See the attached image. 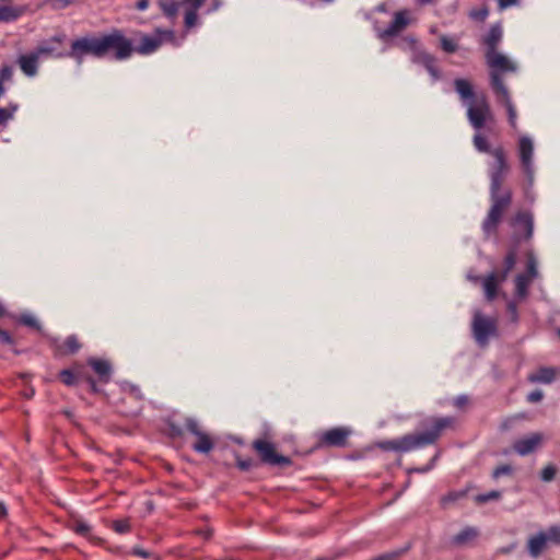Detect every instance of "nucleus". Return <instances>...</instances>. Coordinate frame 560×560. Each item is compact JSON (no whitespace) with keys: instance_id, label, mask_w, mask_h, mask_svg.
<instances>
[{"instance_id":"11","label":"nucleus","mask_w":560,"mask_h":560,"mask_svg":"<svg viewBox=\"0 0 560 560\" xmlns=\"http://www.w3.org/2000/svg\"><path fill=\"white\" fill-rule=\"evenodd\" d=\"M164 42L176 43L175 34L172 30L155 31L154 35H145L141 38L136 51L141 55H149L155 51Z\"/></svg>"},{"instance_id":"16","label":"nucleus","mask_w":560,"mask_h":560,"mask_svg":"<svg viewBox=\"0 0 560 560\" xmlns=\"http://www.w3.org/2000/svg\"><path fill=\"white\" fill-rule=\"evenodd\" d=\"M255 450L259 453L261 459L271 465H288L290 459L288 457L276 454L275 447L271 443L262 440L254 442Z\"/></svg>"},{"instance_id":"45","label":"nucleus","mask_w":560,"mask_h":560,"mask_svg":"<svg viewBox=\"0 0 560 560\" xmlns=\"http://www.w3.org/2000/svg\"><path fill=\"white\" fill-rule=\"evenodd\" d=\"M470 16L475 20L483 21L488 16V10L481 9V10L471 11Z\"/></svg>"},{"instance_id":"10","label":"nucleus","mask_w":560,"mask_h":560,"mask_svg":"<svg viewBox=\"0 0 560 560\" xmlns=\"http://www.w3.org/2000/svg\"><path fill=\"white\" fill-rule=\"evenodd\" d=\"M472 334L476 341L480 346L488 343L489 338L497 332V322L491 317L483 316L480 312H476L472 319Z\"/></svg>"},{"instance_id":"32","label":"nucleus","mask_w":560,"mask_h":560,"mask_svg":"<svg viewBox=\"0 0 560 560\" xmlns=\"http://www.w3.org/2000/svg\"><path fill=\"white\" fill-rule=\"evenodd\" d=\"M545 535L547 536L548 541L553 544H560V526L559 525H552L548 528L547 532H545Z\"/></svg>"},{"instance_id":"24","label":"nucleus","mask_w":560,"mask_h":560,"mask_svg":"<svg viewBox=\"0 0 560 560\" xmlns=\"http://www.w3.org/2000/svg\"><path fill=\"white\" fill-rule=\"evenodd\" d=\"M159 8L163 14L172 22L176 20L179 9L177 0H159Z\"/></svg>"},{"instance_id":"5","label":"nucleus","mask_w":560,"mask_h":560,"mask_svg":"<svg viewBox=\"0 0 560 560\" xmlns=\"http://www.w3.org/2000/svg\"><path fill=\"white\" fill-rule=\"evenodd\" d=\"M102 57L113 52L115 59L124 60L130 57L133 48L120 31H113L109 34L100 36Z\"/></svg>"},{"instance_id":"39","label":"nucleus","mask_w":560,"mask_h":560,"mask_svg":"<svg viewBox=\"0 0 560 560\" xmlns=\"http://www.w3.org/2000/svg\"><path fill=\"white\" fill-rule=\"evenodd\" d=\"M512 472V467L510 465H502L495 468L492 472L493 478L498 479L503 475H510Z\"/></svg>"},{"instance_id":"23","label":"nucleus","mask_w":560,"mask_h":560,"mask_svg":"<svg viewBox=\"0 0 560 560\" xmlns=\"http://www.w3.org/2000/svg\"><path fill=\"white\" fill-rule=\"evenodd\" d=\"M548 542L545 532H540L528 539L527 548L533 558H537L546 548Z\"/></svg>"},{"instance_id":"15","label":"nucleus","mask_w":560,"mask_h":560,"mask_svg":"<svg viewBox=\"0 0 560 560\" xmlns=\"http://www.w3.org/2000/svg\"><path fill=\"white\" fill-rule=\"evenodd\" d=\"M411 21V12L409 10H400L394 14V19L388 27L378 32V37L382 39L393 37L404 31Z\"/></svg>"},{"instance_id":"25","label":"nucleus","mask_w":560,"mask_h":560,"mask_svg":"<svg viewBox=\"0 0 560 560\" xmlns=\"http://www.w3.org/2000/svg\"><path fill=\"white\" fill-rule=\"evenodd\" d=\"M196 439H197V441H196V443H194L192 448L197 453L207 454L214 446L212 439L206 432L198 434L196 436Z\"/></svg>"},{"instance_id":"30","label":"nucleus","mask_w":560,"mask_h":560,"mask_svg":"<svg viewBox=\"0 0 560 560\" xmlns=\"http://www.w3.org/2000/svg\"><path fill=\"white\" fill-rule=\"evenodd\" d=\"M18 10H15L14 8L8 5L0 7V21H14L15 19H18Z\"/></svg>"},{"instance_id":"9","label":"nucleus","mask_w":560,"mask_h":560,"mask_svg":"<svg viewBox=\"0 0 560 560\" xmlns=\"http://www.w3.org/2000/svg\"><path fill=\"white\" fill-rule=\"evenodd\" d=\"M492 90L500 104H502L508 112L509 124L511 128L517 129V112L512 102L511 94L503 83L502 78L497 74L492 75Z\"/></svg>"},{"instance_id":"61","label":"nucleus","mask_w":560,"mask_h":560,"mask_svg":"<svg viewBox=\"0 0 560 560\" xmlns=\"http://www.w3.org/2000/svg\"><path fill=\"white\" fill-rule=\"evenodd\" d=\"M558 335L560 336V329L558 330Z\"/></svg>"},{"instance_id":"26","label":"nucleus","mask_w":560,"mask_h":560,"mask_svg":"<svg viewBox=\"0 0 560 560\" xmlns=\"http://www.w3.org/2000/svg\"><path fill=\"white\" fill-rule=\"evenodd\" d=\"M513 224H521L525 229V237L530 238L534 232V220L533 215L529 212H520L515 219Z\"/></svg>"},{"instance_id":"53","label":"nucleus","mask_w":560,"mask_h":560,"mask_svg":"<svg viewBox=\"0 0 560 560\" xmlns=\"http://www.w3.org/2000/svg\"><path fill=\"white\" fill-rule=\"evenodd\" d=\"M466 401H467V398L464 397V396H460V397L456 398V405L457 406H463Z\"/></svg>"},{"instance_id":"37","label":"nucleus","mask_w":560,"mask_h":560,"mask_svg":"<svg viewBox=\"0 0 560 560\" xmlns=\"http://www.w3.org/2000/svg\"><path fill=\"white\" fill-rule=\"evenodd\" d=\"M186 427L188 429V431L194 434L195 436H197L198 434L202 433L203 431L200 429L198 422L192 419V418H188L186 420Z\"/></svg>"},{"instance_id":"56","label":"nucleus","mask_w":560,"mask_h":560,"mask_svg":"<svg viewBox=\"0 0 560 560\" xmlns=\"http://www.w3.org/2000/svg\"><path fill=\"white\" fill-rule=\"evenodd\" d=\"M417 1L420 4H428V3L432 2L433 0H417Z\"/></svg>"},{"instance_id":"44","label":"nucleus","mask_w":560,"mask_h":560,"mask_svg":"<svg viewBox=\"0 0 560 560\" xmlns=\"http://www.w3.org/2000/svg\"><path fill=\"white\" fill-rule=\"evenodd\" d=\"M122 389L125 392H129L130 394L135 395L137 398L141 397L139 388L130 383L125 382L122 384Z\"/></svg>"},{"instance_id":"40","label":"nucleus","mask_w":560,"mask_h":560,"mask_svg":"<svg viewBox=\"0 0 560 560\" xmlns=\"http://www.w3.org/2000/svg\"><path fill=\"white\" fill-rule=\"evenodd\" d=\"M12 74H13V69H12V67H10V66H3V67L0 69V79H1V82L3 83L4 81H9V80H11Z\"/></svg>"},{"instance_id":"46","label":"nucleus","mask_w":560,"mask_h":560,"mask_svg":"<svg viewBox=\"0 0 560 560\" xmlns=\"http://www.w3.org/2000/svg\"><path fill=\"white\" fill-rule=\"evenodd\" d=\"M508 311L512 317V320L517 322L518 315H517V305L515 302H509Z\"/></svg>"},{"instance_id":"60","label":"nucleus","mask_w":560,"mask_h":560,"mask_svg":"<svg viewBox=\"0 0 560 560\" xmlns=\"http://www.w3.org/2000/svg\"><path fill=\"white\" fill-rule=\"evenodd\" d=\"M435 32H436L435 27H432L431 33H435Z\"/></svg>"},{"instance_id":"22","label":"nucleus","mask_w":560,"mask_h":560,"mask_svg":"<svg viewBox=\"0 0 560 560\" xmlns=\"http://www.w3.org/2000/svg\"><path fill=\"white\" fill-rule=\"evenodd\" d=\"M502 27L500 24L492 25L482 43L487 46V52L497 51V47L502 39Z\"/></svg>"},{"instance_id":"58","label":"nucleus","mask_w":560,"mask_h":560,"mask_svg":"<svg viewBox=\"0 0 560 560\" xmlns=\"http://www.w3.org/2000/svg\"><path fill=\"white\" fill-rule=\"evenodd\" d=\"M377 10H378L380 12H385V11H386V9H385V5H384V4L380 5V7L377 8Z\"/></svg>"},{"instance_id":"33","label":"nucleus","mask_w":560,"mask_h":560,"mask_svg":"<svg viewBox=\"0 0 560 560\" xmlns=\"http://www.w3.org/2000/svg\"><path fill=\"white\" fill-rule=\"evenodd\" d=\"M19 322L25 326L39 329V324L34 315L23 314L20 316Z\"/></svg>"},{"instance_id":"52","label":"nucleus","mask_w":560,"mask_h":560,"mask_svg":"<svg viewBox=\"0 0 560 560\" xmlns=\"http://www.w3.org/2000/svg\"><path fill=\"white\" fill-rule=\"evenodd\" d=\"M238 467L241 469H248L250 467V463L249 462H238Z\"/></svg>"},{"instance_id":"31","label":"nucleus","mask_w":560,"mask_h":560,"mask_svg":"<svg viewBox=\"0 0 560 560\" xmlns=\"http://www.w3.org/2000/svg\"><path fill=\"white\" fill-rule=\"evenodd\" d=\"M16 109H18L16 105H11L8 108L0 107V125H3L7 121H9L10 119H12Z\"/></svg>"},{"instance_id":"57","label":"nucleus","mask_w":560,"mask_h":560,"mask_svg":"<svg viewBox=\"0 0 560 560\" xmlns=\"http://www.w3.org/2000/svg\"><path fill=\"white\" fill-rule=\"evenodd\" d=\"M457 498V495H453V494H450L448 497H446L444 499V501H447V500H455Z\"/></svg>"},{"instance_id":"54","label":"nucleus","mask_w":560,"mask_h":560,"mask_svg":"<svg viewBox=\"0 0 560 560\" xmlns=\"http://www.w3.org/2000/svg\"><path fill=\"white\" fill-rule=\"evenodd\" d=\"M5 515H7V508L2 502H0V516L3 517Z\"/></svg>"},{"instance_id":"29","label":"nucleus","mask_w":560,"mask_h":560,"mask_svg":"<svg viewBox=\"0 0 560 560\" xmlns=\"http://www.w3.org/2000/svg\"><path fill=\"white\" fill-rule=\"evenodd\" d=\"M458 37L442 35L440 37L441 48L448 54L455 52L458 49Z\"/></svg>"},{"instance_id":"36","label":"nucleus","mask_w":560,"mask_h":560,"mask_svg":"<svg viewBox=\"0 0 560 560\" xmlns=\"http://www.w3.org/2000/svg\"><path fill=\"white\" fill-rule=\"evenodd\" d=\"M73 530L79 534V535H82V536H89L90 535V532H91V527L89 524H86L85 522H82V521H78L74 523L73 525Z\"/></svg>"},{"instance_id":"59","label":"nucleus","mask_w":560,"mask_h":560,"mask_svg":"<svg viewBox=\"0 0 560 560\" xmlns=\"http://www.w3.org/2000/svg\"><path fill=\"white\" fill-rule=\"evenodd\" d=\"M4 314V307L0 304V316Z\"/></svg>"},{"instance_id":"50","label":"nucleus","mask_w":560,"mask_h":560,"mask_svg":"<svg viewBox=\"0 0 560 560\" xmlns=\"http://www.w3.org/2000/svg\"><path fill=\"white\" fill-rule=\"evenodd\" d=\"M136 7L139 11H144L149 7V0H138Z\"/></svg>"},{"instance_id":"34","label":"nucleus","mask_w":560,"mask_h":560,"mask_svg":"<svg viewBox=\"0 0 560 560\" xmlns=\"http://www.w3.org/2000/svg\"><path fill=\"white\" fill-rule=\"evenodd\" d=\"M65 347L67 348V352L74 353L80 349V343L75 336H69L65 341Z\"/></svg>"},{"instance_id":"17","label":"nucleus","mask_w":560,"mask_h":560,"mask_svg":"<svg viewBox=\"0 0 560 560\" xmlns=\"http://www.w3.org/2000/svg\"><path fill=\"white\" fill-rule=\"evenodd\" d=\"M351 430L347 428H334L323 433L320 441L327 446H345Z\"/></svg>"},{"instance_id":"7","label":"nucleus","mask_w":560,"mask_h":560,"mask_svg":"<svg viewBox=\"0 0 560 560\" xmlns=\"http://www.w3.org/2000/svg\"><path fill=\"white\" fill-rule=\"evenodd\" d=\"M538 261L533 252L527 254V270L525 273H518L515 277V298L520 301L526 299L528 294V288L532 282L538 278Z\"/></svg>"},{"instance_id":"12","label":"nucleus","mask_w":560,"mask_h":560,"mask_svg":"<svg viewBox=\"0 0 560 560\" xmlns=\"http://www.w3.org/2000/svg\"><path fill=\"white\" fill-rule=\"evenodd\" d=\"M546 438L544 433L532 432L517 439L513 443V451L520 456H527L538 451L542 446Z\"/></svg>"},{"instance_id":"13","label":"nucleus","mask_w":560,"mask_h":560,"mask_svg":"<svg viewBox=\"0 0 560 560\" xmlns=\"http://www.w3.org/2000/svg\"><path fill=\"white\" fill-rule=\"evenodd\" d=\"M486 60L491 68L490 85L492 86V75L497 74L501 78V73L515 72L517 67L506 56L499 51L486 52Z\"/></svg>"},{"instance_id":"43","label":"nucleus","mask_w":560,"mask_h":560,"mask_svg":"<svg viewBox=\"0 0 560 560\" xmlns=\"http://www.w3.org/2000/svg\"><path fill=\"white\" fill-rule=\"evenodd\" d=\"M542 397H544L542 392L539 389H536L527 395V400L532 404H535V402H539L542 399Z\"/></svg>"},{"instance_id":"6","label":"nucleus","mask_w":560,"mask_h":560,"mask_svg":"<svg viewBox=\"0 0 560 560\" xmlns=\"http://www.w3.org/2000/svg\"><path fill=\"white\" fill-rule=\"evenodd\" d=\"M518 158L521 166L525 173L528 188L534 185L535 167H534V142L529 136L523 135L518 138ZM526 197L534 200V197L529 194V189L526 191Z\"/></svg>"},{"instance_id":"14","label":"nucleus","mask_w":560,"mask_h":560,"mask_svg":"<svg viewBox=\"0 0 560 560\" xmlns=\"http://www.w3.org/2000/svg\"><path fill=\"white\" fill-rule=\"evenodd\" d=\"M410 42L412 44V62L422 65L434 81L439 80L441 78V73L436 66V59L423 49H420L413 38H411Z\"/></svg>"},{"instance_id":"19","label":"nucleus","mask_w":560,"mask_h":560,"mask_svg":"<svg viewBox=\"0 0 560 560\" xmlns=\"http://www.w3.org/2000/svg\"><path fill=\"white\" fill-rule=\"evenodd\" d=\"M39 57L33 50L28 54L21 55L18 58V63L22 72L27 77H35L38 71Z\"/></svg>"},{"instance_id":"55","label":"nucleus","mask_w":560,"mask_h":560,"mask_svg":"<svg viewBox=\"0 0 560 560\" xmlns=\"http://www.w3.org/2000/svg\"><path fill=\"white\" fill-rule=\"evenodd\" d=\"M467 278H468L470 281H472V282H477V281H479V280H480V277H478V276H472V275H470V273L467 276Z\"/></svg>"},{"instance_id":"47","label":"nucleus","mask_w":560,"mask_h":560,"mask_svg":"<svg viewBox=\"0 0 560 560\" xmlns=\"http://www.w3.org/2000/svg\"><path fill=\"white\" fill-rule=\"evenodd\" d=\"M520 3V0H499L500 10H504L511 5H516Z\"/></svg>"},{"instance_id":"2","label":"nucleus","mask_w":560,"mask_h":560,"mask_svg":"<svg viewBox=\"0 0 560 560\" xmlns=\"http://www.w3.org/2000/svg\"><path fill=\"white\" fill-rule=\"evenodd\" d=\"M491 155L493 156L494 161L490 165L489 168V176L491 180L490 190H491V198H492V206L488 213V217L486 218L483 222V231L485 233L489 234L492 232L502 213L503 210L509 206L511 202V192L506 191L503 196H498V191L501 187L502 180L505 176V174L509 171V164L506 162L505 152L503 148L498 147L491 151Z\"/></svg>"},{"instance_id":"20","label":"nucleus","mask_w":560,"mask_h":560,"mask_svg":"<svg viewBox=\"0 0 560 560\" xmlns=\"http://www.w3.org/2000/svg\"><path fill=\"white\" fill-rule=\"evenodd\" d=\"M556 378V369L549 366H542L536 372L530 373L527 377L528 382L533 384H550Z\"/></svg>"},{"instance_id":"42","label":"nucleus","mask_w":560,"mask_h":560,"mask_svg":"<svg viewBox=\"0 0 560 560\" xmlns=\"http://www.w3.org/2000/svg\"><path fill=\"white\" fill-rule=\"evenodd\" d=\"M129 528H130V526L127 521H116L114 523V529L119 534L127 533L129 530Z\"/></svg>"},{"instance_id":"4","label":"nucleus","mask_w":560,"mask_h":560,"mask_svg":"<svg viewBox=\"0 0 560 560\" xmlns=\"http://www.w3.org/2000/svg\"><path fill=\"white\" fill-rule=\"evenodd\" d=\"M515 264L516 252L512 249L508 253V255L504 258L503 270L501 272L493 271L481 279L485 296L488 301H493L497 298L499 285L506 280L509 273L514 268Z\"/></svg>"},{"instance_id":"18","label":"nucleus","mask_w":560,"mask_h":560,"mask_svg":"<svg viewBox=\"0 0 560 560\" xmlns=\"http://www.w3.org/2000/svg\"><path fill=\"white\" fill-rule=\"evenodd\" d=\"M206 0H183L185 7L184 22L186 28H191L198 23V10L205 4Z\"/></svg>"},{"instance_id":"35","label":"nucleus","mask_w":560,"mask_h":560,"mask_svg":"<svg viewBox=\"0 0 560 560\" xmlns=\"http://www.w3.org/2000/svg\"><path fill=\"white\" fill-rule=\"evenodd\" d=\"M500 497H501V493L499 491L493 490L488 493L478 494L476 497V501L478 503H486L490 500H498Z\"/></svg>"},{"instance_id":"3","label":"nucleus","mask_w":560,"mask_h":560,"mask_svg":"<svg viewBox=\"0 0 560 560\" xmlns=\"http://www.w3.org/2000/svg\"><path fill=\"white\" fill-rule=\"evenodd\" d=\"M454 422L453 418H439L434 421L431 430L405 435L393 442V448L400 452H409L429 444L434 443L441 435V432L451 427Z\"/></svg>"},{"instance_id":"38","label":"nucleus","mask_w":560,"mask_h":560,"mask_svg":"<svg viewBox=\"0 0 560 560\" xmlns=\"http://www.w3.org/2000/svg\"><path fill=\"white\" fill-rule=\"evenodd\" d=\"M556 476V468L552 465L546 466L540 474L544 481H551Z\"/></svg>"},{"instance_id":"28","label":"nucleus","mask_w":560,"mask_h":560,"mask_svg":"<svg viewBox=\"0 0 560 560\" xmlns=\"http://www.w3.org/2000/svg\"><path fill=\"white\" fill-rule=\"evenodd\" d=\"M89 364L101 377L108 376L112 371L110 364L105 360L90 359Z\"/></svg>"},{"instance_id":"27","label":"nucleus","mask_w":560,"mask_h":560,"mask_svg":"<svg viewBox=\"0 0 560 560\" xmlns=\"http://www.w3.org/2000/svg\"><path fill=\"white\" fill-rule=\"evenodd\" d=\"M477 530L472 527H466L454 536L453 542L456 545H465L477 537Z\"/></svg>"},{"instance_id":"51","label":"nucleus","mask_w":560,"mask_h":560,"mask_svg":"<svg viewBox=\"0 0 560 560\" xmlns=\"http://www.w3.org/2000/svg\"><path fill=\"white\" fill-rule=\"evenodd\" d=\"M133 553L137 555V556H140L142 558H148L149 557V553L145 550L140 549V548H135L133 549Z\"/></svg>"},{"instance_id":"8","label":"nucleus","mask_w":560,"mask_h":560,"mask_svg":"<svg viewBox=\"0 0 560 560\" xmlns=\"http://www.w3.org/2000/svg\"><path fill=\"white\" fill-rule=\"evenodd\" d=\"M86 55L98 58L102 57L100 37L85 36L72 42L71 50L68 52L69 57L73 58L80 65Z\"/></svg>"},{"instance_id":"48","label":"nucleus","mask_w":560,"mask_h":560,"mask_svg":"<svg viewBox=\"0 0 560 560\" xmlns=\"http://www.w3.org/2000/svg\"><path fill=\"white\" fill-rule=\"evenodd\" d=\"M70 4L69 0H52V7L55 9L67 8Z\"/></svg>"},{"instance_id":"49","label":"nucleus","mask_w":560,"mask_h":560,"mask_svg":"<svg viewBox=\"0 0 560 560\" xmlns=\"http://www.w3.org/2000/svg\"><path fill=\"white\" fill-rule=\"evenodd\" d=\"M0 341L3 343H11L12 338L9 332H7L4 330H0Z\"/></svg>"},{"instance_id":"21","label":"nucleus","mask_w":560,"mask_h":560,"mask_svg":"<svg viewBox=\"0 0 560 560\" xmlns=\"http://www.w3.org/2000/svg\"><path fill=\"white\" fill-rule=\"evenodd\" d=\"M61 40H62L61 37L55 36L49 42L40 44L34 51L39 57V59L42 57H47V56H52L56 58H62L65 56H68V54L57 51L55 46L52 45V43L60 44Z\"/></svg>"},{"instance_id":"1","label":"nucleus","mask_w":560,"mask_h":560,"mask_svg":"<svg viewBox=\"0 0 560 560\" xmlns=\"http://www.w3.org/2000/svg\"><path fill=\"white\" fill-rule=\"evenodd\" d=\"M454 85L463 104L467 108V119L470 126L477 131L472 138L474 147L479 152L491 153L492 150H490L486 137L480 133V130L494 119L487 97L483 94H475L472 85L465 79H456Z\"/></svg>"},{"instance_id":"41","label":"nucleus","mask_w":560,"mask_h":560,"mask_svg":"<svg viewBox=\"0 0 560 560\" xmlns=\"http://www.w3.org/2000/svg\"><path fill=\"white\" fill-rule=\"evenodd\" d=\"M60 377H61V381L66 384V385H72L74 384V375L71 371L69 370H63L60 372Z\"/></svg>"}]
</instances>
